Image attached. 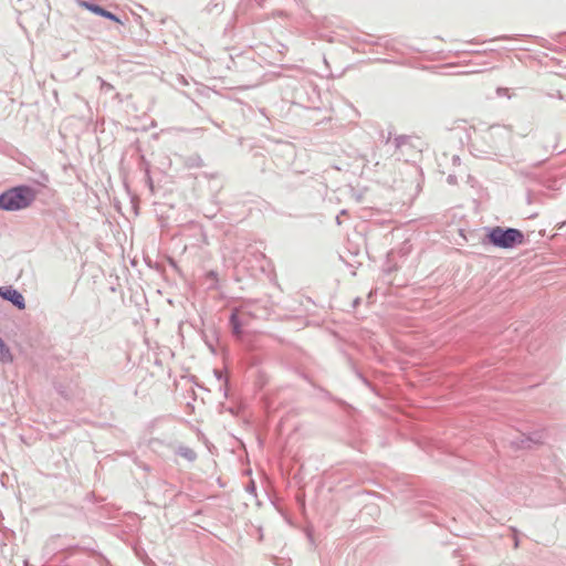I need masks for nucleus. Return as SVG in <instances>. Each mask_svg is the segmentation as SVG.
Masks as SVG:
<instances>
[{
  "label": "nucleus",
  "instance_id": "obj_6",
  "mask_svg": "<svg viewBox=\"0 0 566 566\" xmlns=\"http://www.w3.org/2000/svg\"><path fill=\"white\" fill-rule=\"evenodd\" d=\"M231 323H232L234 333L238 335L241 334V322H240V316L238 313L232 314Z\"/></svg>",
  "mask_w": 566,
  "mask_h": 566
},
{
  "label": "nucleus",
  "instance_id": "obj_4",
  "mask_svg": "<svg viewBox=\"0 0 566 566\" xmlns=\"http://www.w3.org/2000/svg\"><path fill=\"white\" fill-rule=\"evenodd\" d=\"M0 360L3 363L12 361V355L9 347L0 339Z\"/></svg>",
  "mask_w": 566,
  "mask_h": 566
},
{
  "label": "nucleus",
  "instance_id": "obj_2",
  "mask_svg": "<svg viewBox=\"0 0 566 566\" xmlns=\"http://www.w3.org/2000/svg\"><path fill=\"white\" fill-rule=\"evenodd\" d=\"M490 241L500 248L509 249L521 244L524 240L523 233L517 229H502L496 227L489 234Z\"/></svg>",
  "mask_w": 566,
  "mask_h": 566
},
{
  "label": "nucleus",
  "instance_id": "obj_5",
  "mask_svg": "<svg viewBox=\"0 0 566 566\" xmlns=\"http://www.w3.org/2000/svg\"><path fill=\"white\" fill-rule=\"evenodd\" d=\"M80 6L87 9L88 11L95 13V14H98V15H102L104 9L99 6H96V4H92V3H88L86 1H81L80 2Z\"/></svg>",
  "mask_w": 566,
  "mask_h": 566
},
{
  "label": "nucleus",
  "instance_id": "obj_7",
  "mask_svg": "<svg viewBox=\"0 0 566 566\" xmlns=\"http://www.w3.org/2000/svg\"><path fill=\"white\" fill-rule=\"evenodd\" d=\"M102 17L107 18V19H109L112 21H115L117 23H120V20L115 14H113L112 12H109V11H107L105 9H104V11L102 13Z\"/></svg>",
  "mask_w": 566,
  "mask_h": 566
},
{
  "label": "nucleus",
  "instance_id": "obj_3",
  "mask_svg": "<svg viewBox=\"0 0 566 566\" xmlns=\"http://www.w3.org/2000/svg\"><path fill=\"white\" fill-rule=\"evenodd\" d=\"M0 295L4 300L10 301L19 310H23L25 307V302H24L23 295L19 291L12 289L11 286L0 287Z\"/></svg>",
  "mask_w": 566,
  "mask_h": 566
},
{
  "label": "nucleus",
  "instance_id": "obj_1",
  "mask_svg": "<svg viewBox=\"0 0 566 566\" xmlns=\"http://www.w3.org/2000/svg\"><path fill=\"white\" fill-rule=\"evenodd\" d=\"M36 191L28 186H19L0 195V209L15 211L25 209L35 200Z\"/></svg>",
  "mask_w": 566,
  "mask_h": 566
}]
</instances>
